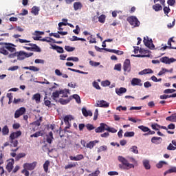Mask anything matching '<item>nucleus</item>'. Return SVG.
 I'll return each instance as SVG.
<instances>
[{
    "label": "nucleus",
    "mask_w": 176,
    "mask_h": 176,
    "mask_svg": "<svg viewBox=\"0 0 176 176\" xmlns=\"http://www.w3.org/2000/svg\"><path fill=\"white\" fill-rule=\"evenodd\" d=\"M118 161L122 163L119 165V167L122 170H130V168H134V164L129 163V161L122 156H118Z\"/></svg>",
    "instance_id": "nucleus-1"
},
{
    "label": "nucleus",
    "mask_w": 176,
    "mask_h": 176,
    "mask_svg": "<svg viewBox=\"0 0 176 176\" xmlns=\"http://www.w3.org/2000/svg\"><path fill=\"white\" fill-rule=\"evenodd\" d=\"M175 61V59L174 58H168L167 56L162 57L159 60H153L151 61L152 64H160L161 63H163L164 64H171V63H174Z\"/></svg>",
    "instance_id": "nucleus-2"
},
{
    "label": "nucleus",
    "mask_w": 176,
    "mask_h": 176,
    "mask_svg": "<svg viewBox=\"0 0 176 176\" xmlns=\"http://www.w3.org/2000/svg\"><path fill=\"white\" fill-rule=\"evenodd\" d=\"M126 21L129 24H131L133 27H140V21L137 18V16H129L126 19Z\"/></svg>",
    "instance_id": "nucleus-3"
},
{
    "label": "nucleus",
    "mask_w": 176,
    "mask_h": 176,
    "mask_svg": "<svg viewBox=\"0 0 176 176\" xmlns=\"http://www.w3.org/2000/svg\"><path fill=\"white\" fill-rule=\"evenodd\" d=\"M17 60H24V58H28V57H31V56H34V53H27L24 51H20L19 52H16Z\"/></svg>",
    "instance_id": "nucleus-4"
},
{
    "label": "nucleus",
    "mask_w": 176,
    "mask_h": 176,
    "mask_svg": "<svg viewBox=\"0 0 176 176\" xmlns=\"http://www.w3.org/2000/svg\"><path fill=\"white\" fill-rule=\"evenodd\" d=\"M143 42L146 46V47H148V49H151V50H153L155 49V45H153V41H152V38L149 39L148 36L144 37Z\"/></svg>",
    "instance_id": "nucleus-5"
},
{
    "label": "nucleus",
    "mask_w": 176,
    "mask_h": 176,
    "mask_svg": "<svg viewBox=\"0 0 176 176\" xmlns=\"http://www.w3.org/2000/svg\"><path fill=\"white\" fill-rule=\"evenodd\" d=\"M96 107L99 108H109V103L104 100H98Z\"/></svg>",
    "instance_id": "nucleus-6"
},
{
    "label": "nucleus",
    "mask_w": 176,
    "mask_h": 176,
    "mask_svg": "<svg viewBox=\"0 0 176 176\" xmlns=\"http://www.w3.org/2000/svg\"><path fill=\"white\" fill-rule=\"evenodd\" d=\"M35 167H36V162L25 163L23 164V168L26 170H29V171H32V170L35 169Z\"/></svg>",
    "instance_id": "nucleus-7"
},
{
    "label": "nucleus",
    "mask_w": 176,
    "mask_h": 176,
    "mask_svg": "<svg viewBox=\"0 0 176 176\" xmlns=\"http://www.w3.org/2000/svg\"><path fill=\"white\" fill-rule=\"evenodd\" d=\"M123 69L124 72H130L131 71V65L130 64V59H126L123 64Z\"/></svg>",
    "instance_id": "nucleus-8"
},
{
    "label": "nucleus",
    "mask_w": 176,
    "mask_h": 176,
    "mask_svg": "<svg viewBox=\"0 0 176 176\" xmlns=\"http://www.w3.org/2000/svg\"><path fill=\"white\" fill-rule=\"evenodd\" d=\"M0 45H5V48L7 49L9 52L11 53H14L16 52V49L13 47L14 45L12 43H0Z\"/></svg>",
    "instance_id": "nucleus-9"
},
{
    "label": "nucleus",
    "mask_w": 176,
    "mask_h": 176,
    "mask_svg": "<svg viewBox=\"0 0 176 176\" xmlns=\"http://www.w3.org/2000/svg\"><path fill=\"white\" fill-rule=\"evenodd\" d=\"M24 113H25V107L19 108L14 113V118H15V119H18V118H20V116H22V115H24Z\"/></svg>",
    "instance_id": "nucleus-10"
},
{
    "label": "nucleus",
    "mask_w": 176,
    "mask_h": 176,
    "mask_svg": "<svg viewBox=\"0 0 176 176\" xmlns=\"http://www.w3.org/2000/svg\"><path fill=\"white\" fill-rule=\"evenodd\" d=\"M107 125L105 123H100V126L95 129L96 133H103L107 130Z\"/></svg>",
    "instance_id": "nucleus-11"
},
{
    "label": "nucleus",
    "mask_w": 176,
    "mask_h": 176,
    "mask_svg": "<svg viewBox=\"0 0 176 176\" xmlns=\"http://www.w3.org/2000/svg\"><path fill=\"white\" fill-rule=\"evenodd\" d=\"M69 159L73 162H79L80 160H82V159H85V156H83V155L82 154L77 155L76 156H74V157L72 155H70Z\"/></svg>",
    "instance_id": "nucleus-12"
},
{
    "label": "nucleus",
    "mask_w": 176,
    "mask_h": 176,
    "mask_svg": "<svg viewBox=\"0 0 176 176\" xmlns=\"http://www.w3.org/2000/svg\"><path fill=\"white\" fill-rule=\"evenodd\" d=\"M142 80L140 78H133L131 82L132 86H142Z\"/></svg>",
    "instance_id": "nucleus-13"
},
{
    "label": "nucleus",
    "mask_w": 176,
    "mask_h": 176,
    "mask_svg": "<svg viewBox=\"0 0 176 176\" xmlns=\"http://www.w3.org/2000/svg\"><path fill=\"white\" fill-rule=\"evenodd\" d=\"M14 164V159H11V161L9 162L6 165V170L8 173H10L13 170V165Z\"/></svg>",
    "instance_id": "nucleus-14"
},
{
    "label": "nucleus",
    "mask_w": 176,
    "mask_h": 176,
    "mask_svg": "<svg viewBox=\"0 0 176 176\" xmlns=\"http://www.w3.org/2000/svg\"><path fill=\"white\" fill-rule=\"evenodd\" d=\"M162 141H163V139L160 137L154 136L151 138L152 144H155V145H159Z\"/></svg>",
    "instance_id": "nucleus-15"
},
{
    "label": "nucleus",
    "mask_w": 176,
    "mask_h": 176,
    "mask_svg": "<svg viewBox=\"0 0 176 176\" xmlns=\"http://www.w3.org/2000/svg\"><path fill=\"white\" fill-rule=\"evenodd\" d=\"M52 47L50 49H53V50H56L58 53H64V49L62 47L58 46L56 45H51Z\"/></svg>",
    "instance_id": "nucleus-16"
},
{
    "label": "nucleus",
    "mask_w": 176,
    "mask_h": 176,
    "mask_svg": "<svg viewBox=\"0 0 176 176\" xmlns=\"http://www.w3.org/2000/svg\"><path fill=\"white\" fill-rule=\"evenodd\" d=\"M21 135V131H17L16 132H13L10 135V140H16V138H19Z\"/></svg>",
    "instance_id": "nucleus-17"
},
{
    "label": "nucleus",
    "mask_w": 176,
    "mask_h": 176,
    "mask_svg": "<svg viewBox=\"0 0 176 176\" xmlns=\"http://www.w3.org/2000/svg\"><path fill=\"white\" fill-rule=\"evenodd\" d=\"M82 113L83 116H85V118H87V116H93V113L91 112V111L90 110L87 111L86 108L82 109Z\"/></svg>",
    "instance_id": "nucleus-18"
},
{
    "label": "nucleus",
    "mask_w": 176,
    "mask_h": 176,
    "mask_svg": "<svg viewBox=\"0 0 176 176\" xmlns=\"http://www.w3.org/2000/svg\"><path fill=\"white\" fill-rule=\"evenodd\" d=\"M103 50H106L107 52H110L111 53H115L116 54H118V56H122L124 54L123 51H119L116 50H109L108 48H102Z\"/></svg>",
    "instance_id": "nucleus-19"
},
{
    "label": "nucleus",
    "mask_w": 176,
    "mask_h": 176,
    "mask_svg": "<svg viewBox=\"0 0 176 176\" xmlns=\"http://www.w3.org/2000/svg\"><path fill=\"white\" fill-rule=\"evenodd\" d=\"M29 46H32V52H36L37 53H41V48L36 45V44L30 43Z\"/></svg>",
    "instance_id": "nucleus-20"
},
{
    "label": "nucleus",
    "mask_w": 176,
    "mask_h": 176,
    "mask_svg": "<svg viewBox=\"0 0 176 176\" xmlns=\"http://www.w3.org/2000/svg\"><path fill=\"white\" fill-rule=\"evenodd\" d=\"M176 97V93L173 94L172 95H166V94H164V95H161L160 96V100H167V98H175Z\"/></svg>",
    "instance_id": "nucleus-21"
},
{
    "label": "nucleus",
    "mask_w": 176,
    "mask_h": 176,
    "mask_svg": "<svg viewBox=\"0 0 176 176\" xmlns=\"http://www.w3.org/2000/svg\"><path fill=\"white\" fill-rule=\"evenodd\" d=\"M58 31H63V25H69V27H71V28H74V25L71 24V23H63V22H60L58 23Z\"/></svg>",
    "instance_id": "nucleus-22"
},
{
    "label": "nucleus",
    "mask_w": 176,
    "mask_h": 176,
    "mask_svg": "<svg viewBox=\"0 0 176 176\" xmlns=\"http://www.w3.org/2000/svg\"><path fill=\"white\" fill-rule=\"evenodd\" d=\"M96 144H98V140L90 141L88 144H87L86 148H89V149H93Z\"/></svg>",
    "instance_id": "nucleus-23"
},
{
    "label": "nucleus",
    "mask_w": 176,
    "mask_h": 176,
    "mask_svg": "<svg viewBox=\"0 0 176 176\" xmlns=\"http://www.w3.org/2000/svg\"><path fill=\"white\" fill-rule=\"evenodd\" d=\"M126 91H127V89L124 87H120V89H116V93L118 96H122V94L126 93Z\"/></svg>",
    "instance_id": "nucleus-24"
},
{
    "label": "nucleus",
    "mask_w": 176,
    "mask_h": 176,
    "mask_svg": "<svg viewBox=\"0 0 176 176\" xmlns=\"http://www.w3.org/2000/svg\"><path fill=\"white\" fill-rule=\"evenodd\" d=\"M32 100L36 101V104H39V102H41V94H34Z\"/></svg>",
    "instance_id": "nucleus-25"
},
{
    "label": "nucleus",
    "mask_w": 176,
    "mask_h": 176,
    "mask_svg": "<svg viewBox=\"0 0 176 176\" xmlns=\"http://www.w3.org/2000/svg\"><path fill=\"white\" fill-rule=\"evenodd\" d=\"M71 100H72V96H69V98L67 99L60 98L59 102L62 105H65L66 104H68V102H69V101H71Z\"/></svg>",
    "instance_id": "nucleus-26"
},
{
    "label": "nucleus",
    "mask_w": 176,
    "mask_h": 176,
    "mask_svg": "<svg viewBox=\"0 0 176 176\" xmlns=\"http://www.w3.org/2000/svg\"><path fill=\"white\" fill-rule=\"evenodd\" d=\"M146 74H153V71L151 69H145L139 72V75H146Z\"/></svg>",
    "instance_id": "nucleus-27"
},
{
    "label": "nucleus",
    "mask_w": 176,
    "mask_h": 176,
    "mask_svg": "<svg viewBox=\"0 0 176 176\" xmlns=\"http://www.w3.org/2000/svg\"><path fill=\"white\" fill-rule=\"evenodd\" d=\"M59 94H63L62 97L67 98L68 97V94H69V89H65L59 91Z\"/></svg>",
    "instance_id": "nucleus-28"
},
{
    "label": "nucleus",
    "mask_w": 176,
    "mask_h": 176,
    "mask_svg": "<svg viewBox=\"0 0 176 176\" xmlns=\"http://www.w3.org/2000/svg\"><path fill=\"white\" fill-rule=\"evenodd\" d=\"M166 120L168 122H176V113H173L170 116L167 117Z\"/></svg>",
    "instance_id": "nucleus-29"
},
{
    "label": "nucleus",
    "mask_w": 176,
    "mask_h": 176,
    "mask_svg": "<svg viewBox=\"0 0 176 176\" xmlns=\"http://www.w3.org/2000/svg\"><path fill=\"white\" fill-rule=\"evenodd\" d=\"M153 9L155 12H160V10H163V7L162 6V5H160L159 3H156L155 5L153 6Z\"/></svg>",
    "instance_id": "nucleus-30"
},
{
    "label": "nucleus",
    "mask_w": 176,
    "mask_h": 176,
    "mask_svg": "<svg viewBox=\"0 0 176 176\" xmlns=\"http://www.w3.org/2000/svg\"><path fill=\"white\" fill-rule=\"evenodd\" d=\"M31 12L33 14H34V16H38L39 14V8L33 6Z\"/></svg>",
    "instance_id": "nucleus-31"
},
{
    "label": "nucleus",
    "mask_w": 176,
    "mask_h": 176,
    "mask_svg": "<svg viewBox=\"0 0 176 176\" xmlns=\"http://www.w3.org/2000/svg\"><path fill=\"white\" fill-rule=\"evenodd\" d=\"M42 136H43V131H42L36 132L35 133L30 135L31 138H32L34 137L36 138H38V137H42Z\"/></svg>",
    "instance_id": "nucleus-32"
},
{
    "label": "nucleus",
    "mask_w": 176,
    "mask_h": 176,
    "mask_svg": "<svg viewBox=\"0 0 176 176\" xmlns=\"http://www.w3.org/2000/svg\"><path fill=\"white\" fill-rule=\"evenodd\" d=\"M82 3L80 2H75L74 3V10H79V9H82Z\"/></svg>",
    "instance_id": "nucleus-33"
},
{
    "label": "nucleus",
    "mask_w": 176,
    "mask_h": 176,
    "mask_svg": "<svg viewBox=\"0 0 176 176\" xmlns=\"http://www.w3.org/2000/svg\"><path fill=\"white\" fill-rule=\"evenodd\" d=\"M10 146H14V148H16L17 145H19V141L16 139H10Z\"/></svg>",
    "instance_id": "nucleus-34"
},
{
    "label": "nucleus",
    "mask_w": 176,
    "mask_h": 176,
    "mask_svg": "<svg viewBox=\"0 0 176 176\" xmlns=\"http://www.w3.org/2000/svg\"><path fill=\"white\" fill-rule=\"evenodd\" d=\"M44 104L46 107H48V108H52V102L47 100V96H45L44 98Z\"/></svg>",
    "instance_id": "nucleus-35"
},
{
    "label": "nucleus",
    "mask_w": 176,
    "mask_h": 176,
    "mask_svg": "<svg viewBox=\"0 0 176 176\" xmlns=\"http://www.w3.org/2000/svg\"><path fill=\"white\" fill-rule=\"evenodd\" d=\"M143 166L146 168V170H151V164H149L148 160H144L143 161Z\"/></svg>",
    "instance_id": "nucleus-36"
},
{
    "label": "nucleus",
    "mask_w": 176,
    "mask_h": 176,
    "mask_svg": "<svg viewBox=\"0 0 176 176\" xmlns=\"http://www.w3.org/2000/svg\"><path fill=\"white\" fill-rule=\"evenodd\" d=\"M1 133L3 135H8V134H9V128L8 127V125L3 126L1 130Z\"/></svg>",
    "instance_id": "nucleus-37"
},
{
    "label": "nucleus",
    "mask_w": 176,
    "mask_h": 176,
    "mask_svg": "<svg viewBox=\"0 0 176 176\" xmlns=\"http://www.w3.org/2000/svg\"><path fill=\"white\" fill-rule=\"evenodd\" d=\"M173 173H176V167H172L171 168L168 169V170L164 173V175L166 176L167 174H171Z\"/></svg>",
    "instance_id": "nucleus-38"
},
{
    "label": "nucleus",
    "mask_w": 176,
    "mask_h": 176,
    "mask_svg": "<svg viewBox=\"0 0 176 176\" xmlns=\"http://www.w3.org/2000/svg\"><path fill=\"white\" fill-rule=\"evenodd\" d=\"M50 164V162L49 160L45 161V162L43 164V169L45 173H47L49 170V166Z\"/></svg>",
    "instance_id": "nucleus-39"
},
{
    "label": "nucleus",
    "mask_w": 176,
    "mask_h": 176,
    "mask_svg": "<svg viewBox=\"0 0 176 176\" xmlns=\"http://www.w3.org/2000/svg\"><path fill=\"white\" fill-rule=\"evenodd\" d=\"M74 98V100H76V102H77V104H80V102H82V101L80 100V96H79V95L78 94H74L72 96V99Z\"/></svg>",
    "instance_id": "nucleus-40"
},
{
    "label": "nucleus",
    "mask_w": 176,
    "mask_h": 176,
    "mask_svg": "<svg viewBox=\"0 0 176 176\" xmlns=\"http://www.w3.org/2000/svg\"><path fill=\"white\" fill-rule=\"evenodd\" d=\"M130 151L133 152V153H135V155H138V147H137V146H132L130 148Z\"/></svg>",
    "instance_id": "nucleus-41"
},
{
    "label": "nucleus",
    "mask_w": 176,
    "mask_h": 176,
    "mask_svg": "<svg viewBox=\"0 0 176 176\" xmlns=\"http://www.w3.org/2000/svg\"><path fill=\"white\" fill-rule=\"evenodd\" d=\"M73 119L74 117H72V116L68 115L64 118V122L65 123H69V120H73Z\"/></svg>",
    "instance_id": "nucleus-42"
},
{
    "label": "nucleus",
    "mask_w": 176,
    "mask_h": 176,
    "mask_svg": "<svg viewBox=\"0 0 176 176\" xmlns=\"http://www.w3.org/2000/svg\"><path fill=\"white\" fill-rule=\"evenodd\" d=\"M106 131H109V133H117L118 130H116V129L115 128H111L109 127V126L107 125V126H106Z\"/></svg>",
    "instance_id": "nucleus-43"
},
{
    "label": "nucleus",
    "mask_w": 176,
    "mask_h": 176,
    "mask_svg": "<svg viewBox=\"0 0 176 176\" xmlns=\"http://www.w3.org/2000/svg\"><path fill=\"white\" fill-rule=\"evenodd\" d=\"M138 129H140V130H142V131H143L144 133H146L149 131V128L143 125L139 126Z\"/></svg>",
    "instance_id": "nucleus-44"
},
{
    "label": "nucleus",
    "mask_w": 176,
    "mask_h": 176,
    "mask_svg": "<svg viewBox=\"0 0 176 176\" xmlns=\"http://www.w3.org/2000/svg\"><path fill=\"white\" fill-rule=\"evenodd\" d=\"M74 167H76V164L74 162L73 164H69L65 166V170H68L70 168H74Z\"/></svg>",
    "instance_id": "nucleus-45"
},
{
    "label": "nucleus",
    "mask_w": 176,
    "mask_h": 176,
    "mask_svg": "<svg viewBox=\"0 0 176 176\" xmlns=\"http://www.w3.org/2000/svg\"><path fill=\"white\" fill-rule=\"evenodd\" d=\"M60 94H61L58 91H56L55 92H53L52 93L53 100H56V98H58V97H60Z\"/></svg>",
    "instance_id": "nucleus-46"
},
{
    "label": "nucleus",
    "mask_w": 176,
    "mask_h": 176,
    "mask_svg": "<svg viewBox=\"0 0 176 176\" xmlns=\"http://www.w3.org/2000/svg\"><path fill=\"white\" fill-rule=\"evenodd\" d=\"M22 157H25V153H21L18 154L15 157V160H16V162H19V160H20V159H21Z\"/></svg>",
    "instance_id": "nucleus-47"
},
{
    "label": "nucleus",
    "mask_w": 176,
    "mask_h": 176,
    "mask_svg": "<svg viewBox=\"0 0 176 176\" xmlns=\"http://www.w3.org/2000/svg\"><path fill=\"white\" fill-rule=\"evenodd\" d=\"M43 118L42 117H40L39 119H38L36 121L32 123V124H34V126H41V123L42 122Z\"/></svg>",
    "instance_id": "nucleus-48"
},
{
    "label": "nucleus",
    "mask_w": 176,
    "mask_h": 176,
    "mask_svg": "<svg viewBox=\"0 0 176 176\" xmlns=\"http://www.w3.org/2000/svg\"><path fill=\"white\" fill-rule=\"evenodd\" d=\"M0 53L1 54H3L4 56H8V54H9V52H8V50H6L5 47L0 48Z\"/></svg>",
    "instance_id": "nucleus-49"
},
{
    "label": "nucleus",
    "mask_w": 176,
    "mask_h": 176,
    "mask_svg": "<svg viewBox=\"0 0 176 176\" xmlns=\"http://www.w3.org/2000/svg\"><path fill=\"white\" fill-rule=\"evenodd\" d=\"M171 42H175L174 40H173V38H170L168 41V49H175L176 50V47H173L171 46Z\"/></svg>",
    "instance_id": "nucleus-50"
},
{
    "label": "nucleus",
    "mask_w": 176,
    "mask_h": 176,
    "mask_svg": "<svg viewBox=\"0 0 176 176\" xmlns=\"http://www.w3.org/2000/svg\"><path fill=\"white\" fill-rule=\"evenodd\" d=\"M176 90L173 89H167L164 91V94H171V93H175Z\"/></svg>",
    "instance_id": "nucleus-51"
},
{
    "label": "nucleus",
    "mask_w": 176,
    "mask_h": 176,
    "mask_svg": "<svg viewBox=\"0 0 176 176\" xmlns=\"http://www.w3.org/2000/svg\"><path fill=\"white\" fill-rule=\"evenodd\" d=\"M100 170L98 168L96 170H95L92 173L89 174L88 176H98L100 175Z\"/></svg>",
    "instance_id": "nucleus-52"
},
{
    "label": "nucleus",
    "mask_w": 176,
    "mask_h": 176,
    "mask_svg": "<svg viewBox=\"0 0 176 176\" xmlns=\"http://www.w3.org/2000/svg\"><path fill=\"white\" fill-rule=\"evenodd\" d=\"M135 134V133L133 131H131V132L127 131L124 133V137H134Z\"/></svg>",
    "instance_id": "nucleus-53"
},
{
    "label": "nucleus",
    "mask_w": 176,
    "mask_h": 176,
    "mask_svg": "<svg viewBox=\"0 0 176 176\" xmlns=\"http://www.w3.org/2000/svg\"><path fill=\"white\" fill-rule=\"evenodd\" d=\"M15 42H19V43H30V41L21 38H17L15 40Z\"/></svg>",
    "instance_id": "nucleus-54"
},
{
    "label": "nucleus",
    "mask_w": 176,
    "mask_h": 176,
    "mask_svg": "<svg viewBox=\"0 0 176 176\" xmlns=\"http://www.w3.org/2000/svg\"><path fill=\"white\" fill-rule=\"evenodd\" d=\"M98 21H99V23H105V15L104 14L100 15L98 17Z\"/></svg>",
    "instance_id": "nucleus-55"
},
{
    "label": "nucleus",
    "mask_w": 176,
    "mask_h": 176,
    "mask_svg": "<svg viewBox=\"0 0 176 176\" xmlns=\"http://www.w3.org/2000/svg\"><path fill=\"white\" fill-rule=\"evenodd\" d=\"M65 50L66 52H74V50H75V47H71L69 45H65Z\"/></svg>",
    "instance_id": "nucleus-56"
},
{
    "label": "nucleus",
    "mask_w": 176,
    "mask_h": 176,
    "mask_svg": "<svg viewBox=\"0 0 176 176\" xmlns=\"http://www.w3.org/2000/svg\"><path fill=\"white\" fill-rule=\"evenodd\" d=\"M164 164H167V163L164 161H160L158 164H156V167L157 168H162Z\"/></svg>",
    "instance_id": "nucleus-57"
},
{
    "label": "nucleus",
    "mask_w": 176,
    "mask_h": 176,
    "mask_svg": "<svg viewBox=\"0 0 176 176\" xmlns=\"http://www.w3.org/2000/svg\"><path fill=\"white\" fill-rule=\"evenodd\" d=\"M114 69L116 71H119V72L122 71V64L118 63V64L115 65Z\"/></svg>",
    "instance_id": "nucleus-58"
},
{
    "label": "nucleus",
    "mask_w": 176,
    "mask_h": 176,
    "mask_svg": "<svg viewBox=\"0 0 176 176\" xmlns=\"http://www.w3.org/2000/svg\"><path fill=\"white\" fill-rule=\"evenodd\" d=\"M102 86H103V87H107V86H109V85H111V82H109V80H107L104 81H102L101 82Z\"/></svg>",
    "instance_id": "nucleus-59"
},
{
    "label": "nucleus",
    "mask_w": 176,
    "mask_h": 176,
    "mask_svg": "<svg viewBox=\"0 0 176 176\" xmlns=\"http://www.w3.org/2000/svg\"><path fill=\"white\" fill-rule=\"evenodd\" d=\"M85 127H87V130L89 131H91V130H94L95 129L94 126L91 124H87Z\"/></svg>",
    "instance_id": "nucleus-60"
},
{
    "label": "nucleus",
    "mask_w": 176,
    "mask_h": 176,
    "mask_svg": "<svg viewBox=\"0 0 176 176\" xmlns=\"http://www.w3.org/2000/svg\"><path fill=\"white\" fill-rule=\"evenodd\" d=\"M151 127H152L153 130L157 131V130H159L160 125L159 124L155 123L151 125Z\"/></svg>",
    "instance_id": "nucleus-61"
},
{
    "label": "nucleus",
    "mask_w": 176,
    "mask_h": 176,
    "mask_svg": "<svg viewBox=\"0 0 176 176\" xmlns=\"http://www.w3.org/2000/svg\"><path fill=\"white\" fill-rule=\"evenodd\" d=\"M175 149H176V147L174 146L171 143H170L167 147L168 151H175Z\"/></svg>",
    "instance_id": "nucleus-62"
},
{
    "label": "nucleus",
    "mask_w": 176,
    "mask_h": 176,
    "mask_svg": "<svg viewBox=\"0 0 176 176\" xmlns=\"http://www.w3.org/2000/svg\"><path fill=\"white\" fill-rule=\"evenodd\" d=\"M164 12L165 14H166V16H167V14H168L169 12H171V10L170 9V7H168V6L165 7V8H164Z\"/></svg>",
    "instance_id": "nucleus-63"
},
{
    "label": "nucleus",
    "mask_w": 176,
    "mask_h": 176,
    "mask_svg": "<svg viewBox=\"0 0 176 176\" xmlns=\"http://www.w3.org/2000/svg\"><path fill=\"white\" fill-rule=\"evenodd\" d=\"M20 68L19 66H12L8 68V71H17Z\"/></svg>",
    "instance_id": "nucleus-64"
}]
</instances>
